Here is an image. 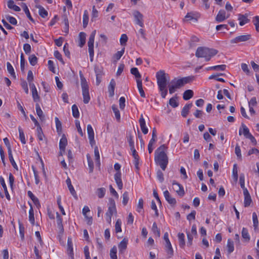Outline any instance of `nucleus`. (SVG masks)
Returning <instances> with one entry per match:
<instances>
[{
	"label": "nucleus",
	"instance_id": "nucleus-1",
	"mask_svg": "<svg viewBox=\"0 0 259 259\" xmlns=\"http://www.w3.org/2000/svg\"><path fill=\"white\" fill-rule=\"evenodd\" d=\"M167 147L161 145L155 152V161L163 170H165L168 162V158L166 153Z\"/></svg>",
	"mask_w": 259,
	"mask_h": 259
},
{
	"label": "nucleus",
	"instance_id": "nucleus-2",
	"mask_svg": "<svg viewBox=\"0 0 259 259\" xmlns=\"http://www.w3.org/2000/svg\"><path fill=\"white\" fill-rule=\"evenodd\" d=\"M218 53L217 50L200 47L197 48L195 55L198 58H204L206 61H209Z\"/></svg>",
	"mask_w": 259,
	"mask_h": 259
},
{
	"label": "nucleus",
	"instance_id": "nucleus-3",
	"mask_svg": "<svg viewBox=\"0 0 259 259\" xmlns=\"http://www.w3.org/2000/svg\"><path fill=\"white\" fill-rule=\"evenodd\" d=\"M79 74L80 78L81 87L83 98V101L84 104H88L90 100L89 85L81 71H79Z\"/></svg>",
	"mask_w": 259,
	"mask_h": 259
},
{
	"label": "nucleus",
	"instance_id": "nucleus-4",
	"mask_svg": "<svg viewBox=\"0 0 259 259\" xmlns=\"http://www.w3.org/2000/svg\"><path fill=\"white\" fill-rule=\"evenodd\" d=\"M157 82L159 89H163L166 87L167 79L169 78L168 75L166 74L163 70H160L156 73V75Z\"/></svg>",
	"mask_w": 259,
	"mask_h": 259
},
{
	"label": "nucleus",
	"instance_id": "nucleus-5",
	"mask_svg": "<svg viewBox=\"0 0 259 259\" xmlns=\"http://www.w3.org/2000/svg\"><path fill=\"white\" fill-rule=\"evenodd\" d=\"M117 213L115 203L114 200L110 198L109 199V204L108 206V210L106 213V221L109 223L111 224V218L114 214H116Z\"/></svg>",
	"mask_w": 259,
	"mask_h": 259
},
{
	"label": "nucleus",
	"instance_id": "nucleus-6",
	"mask_svg": "<svg viewBox=\"0 0 259 259\" xmlns=\"http://www.w3.org/2000/svg\"><path fill=\"white\" fill-rule=\"evenodd\" d=\"M96 33V30H94L92 31L90 35L89 39L88 42L89 47V52L90 55V60L91 62L93 61L94 52V43L95 36Z\"/></svg>",
	"mask_w": 259,
	"mask_h": 259
},
{
	"label": "nucleus",
	"instance_id": "nucleus-7",
	"mask_svg": "<svg viewBox=\"0 0 259 259\" xmlns=\"http://www.w3.org/2000/svg\"><path fill=\"white\" fill-rule=\"evenodd\" d=\"M164 240L165 241V251L168 258H171L174 255V250L171 244L168 239V235L167 232L164 233Z\"/></svg>",
	"mask_w": 259,
	"mask_h": 259
},
{
	"label": "nucleus",
	"instance_id": "nucleus-8",
	"mask_svg": "<svg viewBox=\"0 0 259 259\" xmlns=\"http://www.w3.org/2000/svg\"><path fill=\"white\" fill-rule=\"evenodd\" d=\"M182 81L180 79L175 78L170 82V84L168 85L169 92L170 94L174 93L176 89H179L183 86L182 83Z\"/></svg>",
	"mask_w": 259,
	"mask_h": 259
},
{
	"label": "nucleus",
	"instance_id": "nucleus-9",
	"mask_svg": "<svg viewBox=\"0 0 259 259\" xmlns=\"http://www.w3.org/2000/svg\"><path fill=\"white\" fill-rule=\"evenodd\" d=\"M133 15L136 22V24L141 27H143L144 26L143 15L139 11L137 10L133 12Z\"/></svg>",
	"mask_w": 259,
	"mask_h": 259
},
{
	"label": "nucleus",
	"instance_id": "nucleus-10",
	"mask_svg": "<svg viewBox=\"0 0 259 259\" xmlns=\"http://www.w3.org/2000/svg\"><path fill=\"white\" fill-rule=\"evenodd\" d=\"M173 190L180 196L182 197L185 194L183 187L178 183L174 181L172 183Z\"/></svg>",
	"mask_w": 259,
	"mask_h": 259
},
{
	"label": "nucleus",
	"instance_id": "nucleus-11",
	"mask_svg": "<svg viewBox=\"0 0 259 259\" xmlns=\"http://www.w3.org/2000/svg\"><path fill=\"white\" fill-rule=\"evenodd\" d=\"M251 38V35L247 34V35H242L240 36H238L231 40L230 42L232 44H237L239 42L246 41L250 39Z\"/></svg>",
	"mask_w": 259,
	"mask_h": 259
},
{
	"label": "nucleus",
	"instance_id": "nucleus-12",
	"mask_svg": "<svg viewBox=\"0 0 259 259\" xmlns=\"http://www.w3.org/2000/svg\"><path fill=\"white\" fill-rule=\"evenodd\" d=\"M156 137H157V135H156V128H153V129L152 130V138L150 140V141L148 144V150L149 153L150 154L153 151V146L155 142H156Z\"/></svg>",
	"mask_w": 259,
	"mask_h": 259
},
{
	"label": "nucleus",
	"instance_id": "nucleus-13",
	"mask_svg": "<svg viewBox=\"0 0 259 259\" xmlns=\"http://www.w3.org/2000/svg\"><path fill=\"white\" fill-rule=\"evenodd\" d=\"M30 88L32 92V96L33 101L35 102H39L40 101V97L38 94L36 88L34 83H30L29 84Z\"/></svg>",
	"mask_w": 259,
	"mask_h": 259
},
{
	"label": "nucleus",
	"instance_id": "nucleus-14",
	"mask_svg": "<svg viewBox=\"0 0 259 259\" xmlns=\"http://www.w3.org/2000/svg\"><path fill=\"white\" fill-rule=\"evenodd\" d=\"M229 17V15L226 16V13L225 10H220L219 13H218L216 17H215V20L217 22L220 23L227 18H228Z\"/></svg>",
	"mask_w": 259,
	"mask_h": 259
},
{
	"label": "nucleus",
	"instance_id": "nucleus-15",
	"mask_svg": "<svg viewBox=\"0 0 259 259\" xmlns=\"http://www.w3.org/2000/svg\"><path fill=\"white\" fill-rule=\"evenodd\" d=\"M242 134H243L246 138H247L248 137L251 135L249 132L248 128L243 123L241 124V126L239 131V135L240 136Z\"/></svg>",
	"mask_w": 259,
	"mask_h": 259
},
{
	"label": "nucleus",
	"instance_id": "nucleus-16",
	"mask_svg": "<svg viewBox=\"0 0 259 259\" xmlns=\"http://www.w3.org/2000/svg\"><path fill=\"white\" fill-rule=\"evenodd\" d=\"M243 194L244 196V206L248 207L250 205L252 200L247 189H244Z\"/></svg>",
	"mask_w": 259,
	"mask_h": 259
},
{
	"label": "nucleus",
	"instance_id": "nucleus-17",
	"mask_svg": "<svg viewBox=\"0 0 259 259\" xmlns=\"http://www.w3.org/2000/svg\"><path fill=\"white\" fill-rule=\"evenodd\" d=\"M164 196L166 201L171 205H175L176 204V200L175 198L172 197L169 192L167 190H165L163 192Z\"/></svg>",
	"mask_w": 259,
	"mask_h": 259
},
{
	"label": "nucleus",
	"instance_id": "nucleus-18",
	"mask_svg": "<svg viewBox=\"0 0 259 259\" xmlns=\"http://www.w3.org/2000/svg\"><path fill=\"white\" fill-rule=\"evenodd\" d=\"M67 144V139L65 137L64 135H63V137L61 139L59 142V148L60 150V154L62 155L63 152H65V147Z\"/></svg>",
	"mask_w": 259,
	"mask_h": 259
},
{
	"label": "nucleus",
	"instance_id": "nucleus-19",
	"mask_svg": "<svg viewBox=\"0 0 259 259\" xmlns=\"http://www.w3.org/2000/svg\"><path fill=\"white\" fill-rule=\"evenodd\" d=\"M114 179L119 189H121L123 187V184L121 180V174L120 171H117L114 175Z\"/></svg>",
	"mask_w": 259,
	"mask_h": 259
},
{
	"label": "nucleus",
	"instance_id": "nucleus-20",
	"mask_svg": "<svg viewBox=\"0 0 259 259\" xmlns=\"http://www.w3.org/2000/svg\"><path fill=\"white\" fill-rule=\"evenodd\" d=\"M139 123L142 133L145 135L147 134L148 132V129L146 126V122L142 114L141 115V117L139 119Z\"/></svg>",
	"mask_w": 259,
	"mask_h": 259
},
{
	"label": "nucleus",
	"instance_id": "nucleus-21",
	"mask_svg": "<svg viewBox=\"0 0 259 259\" xmlns=\"http://www.w3.org/2000/svg\"><path fill=\"white\" fill-rule=\"evenodd\" d=\"M66 182L70 193L75 199H77V196L76 191H75L73 186L71 185V180L69 178H68V179L66 180Z\"/></svg>",
	"mask_w": 259,
	"mask_h": 259
},
{
	"label": "nucleus",
	"instance_id": "nucleus-22",
	"mask_svg": "<svg viewBox=\"0 0 259 259\" xmlns=\"http://www.w3.org/2000/svg\"><path fill=\"white\" fill-rule=\"evenodd\" d=\"M128 240L126 238H123L122 240L118 244V248L119 252L122 253L127 248Z\"/></svg>",
	"mask_w": 259,
	"mask_h": 259
},
{
	"label": "nucleus",
	"instance_id": "nucleus-23",
	"mask_svg": "<svg viewBox=\"0 0 259 259\" xmlns=\"http://www.w3.org/2000/svg\"><path fill=\"white\" fill-rule=\"evenodd\" d=\"M56 221L57 226L60 230V232L62 234L64 232V228L62 224V219L58 212H56Z\"/></svg>",
	"mask_w": 259,
	"mask_h": 259
},
{
	"label": "nucleus",
	"instance_id": "nucleus-24",
	"mask_svg": "<svg viewBox=\"0 0 259 259\" xmlns=\"http://www.w3.org/2000/svg\"><path fill=\"white\" fill-rule=\"evenodd\" d=\"M248 15L247 14L245 15H242V14H239L238 15V20L239 21V24L241 26H243L244 24L247 23L249 20L247 18Z\"/></svg>",
	"mask_w": 259,
	"mask_h": 259
},
{
	"label": "nucleus",
	"instance_id": "nucleus-25",
	"mask_svg": "<svg viewBox=\"0 0 259 259\" xmlns=\"http://www.w3.org/2000/svg\"><path fill=\"white\" fill-rule=\"evenodd\" d=\"M115 86V81L113 79H111L108 86V92L110 97H113L114 94V89Z\"/></svg>",
	"mask_w": 259,
	"mask_h": 259
},
{
	"label": "nucleus",
	"instance_id": "nucleus-26",
	"mask_svg": "<svg viewBox=\"0 0 259 259\" xmlns=\"http://www.w3.org/2000/svg\"><path fill=\"white\" fill-rule=\"evenodd\" d=\"M28 196L30 197V198L32 200L34 204L36 205L37 207H40V205L39 202V200L37 198H36L32 193V192L30 191H28Z\"/></svg>",
	"mask_w": 259,
	"mask_h": 259
},
{
	"label": "nucleus",
	"instance_id": "nucleus-27",
	"mask_svg": "<svg viewBox=\"0 0 259 259\" xmlns=\"http://www.w3.org/2000/svg\"><path fill=\"white\" fill-rule=\"evenodd\" d=\"M36 112L38 116L39 117L40 120L42 121L45 120V115L43 111L41 109L38 103L35 104Z\"/></svg>",
	"mask_w": 259,
	"mask_h": 259
},
{
	"label": "nucleus",
	"instance_id": "nucleus-28",
	"mask_svg": "<svg viewBox=\"0 0 259 259\" xmlns=\"http://www.w3.org/2000/svg\"><path fill=\"white\" fill-rule=\"evenodd\" d=\"M192 106V103H189L188 104H186L182 109L181 111V115L182 116L185 117L188 115L190 109Z\"/></svg>",
	"mask_w": 259,
	"mask_h": 259
},
{
	"label": "nucleus",
	"instance_id": "nucleus-29",
	"mask_svg": "<svg viewBox=\"0 0 259 259\" xmlns=\"http://www.w3.org/2000/svg\"><path fill=\"white\" fill-rule=\"evenodd\" d=\"M179 246L184 248L185 246V235L183 233H179L178 235Z\"/></svg>",
	"mask_w": 259,
	"mask_h": 259
},
{
	"label": "nucleus",
	"instance_id": "nucleus-30",
	"mask_svg": "<svg viewBox=\"0 0 259 259\" xmlns=\"http://www.w3.org/2000/svg\"><path fill=\"white\" fill-rule=\"evenodd\" d=\"M197 14L194 12H189L187 14L185 17V21H190L192 20H195V21H197Z\"/></svg>",
	"mask_w": 259,
	"mask_h": 259
},
{
	"label": "nucleus",
	"instance_id": "nucleus-31",
	"mask_svg": "<svg viewBox=\"0 0 259 259\" xmlns=\"http://www.w3.org/2000/svg\"><path fill=\"white\" fill-rule=\"evenodd\" d=\"M7 5L9 9H13L14 11L16 12H19L21 10L20 7L14 4V2L13 0L8 1Z\"/></svg>",
	"mask_w": 259,
	"mask_h": 259
},
{
	"label": "nucleus",
	"instance_id": "nucleus-32",
	"mask_svg": "<svg viewBox=\"0 0 259 259\" xmlns=\"http://www.w3.org/2000/svg\"><path fill=\"white\" fill-rule=\"evenodd\" d=\"M22 8L24 10V11L25 12L27 17H28V18L32 22H34V19L32 18L31 15H30V13L29 12V9L28 8V7L27 6V5L25 4V3H22Z\"/></svg>",
	"mask_w": 259,
	"mask_h": 259
},
{
	"label": "nucleus",
	"instance_id": "nucleus-33",
	"mask_svg": "<svg viewBox=\"0 0 259 259\" xmlns=\"http://www.w3.org/2000/svg\"><path fill=\"white\" fill-rule=\"evenodd\" d=\"M90 211V208L88 206H84L82 209V213L84 217L88 220V224L91 225L92 223V218L88 217L87 215L88 212Z\"/></svg>",
	"mask_w": 259,
	"mask_h": 259
},
{
	"label": "nucleus",
	"instance_id": "nucleus-34",
	"mask_svg": "<svg viewBox=\"0 0 259 259\" xmlns=\"http://www.w3.org/2000/svg\"><path fill=\"white\" fill-rule=\"evenodd\" d=\"M194 93L192 90H188L185 91L183 94V99L185 100H188L193 96Z\"/></svg>",
	"mask_w": 259,
	"mask_h": 259
},
{
	"label": "nucleus",
	"instance_id": "nucleus-35",
	"mask_svg": "<svg viewBox=\"0 0 259 259\" xmlns=\"http://www.w3.org/2000/svg\"><path fill=\"white\" fill-rule=\"evenodd\" d=\"M39 9V14L42 18H46L48 15V12L40 5H37L36 6Z\"/></svg>",
	"mask_w": 259,
	"mask_h": 259
},
{
	"label": "nucleus",
	"instance_id": "nucleus-36",
	"mask_svg": "<svg viewBox=\"0 0 259 259\" xmlns=\"http://www.w3.org/2000/svg\"><path fill=\"white\" fill-rule=\"evenodd\" d=\"M0 183L4 188L6 196L8 199H10V195L9 194L5 182V180L2 177H0Z\"/></svg>",
	"mask_w": 259,
	"mask_h": 259
},
{
	"label": "nucleus",
	"instance_id": "nucleus-37",
	"mask_svg": "<svg viewBox=\"0 0 259 259\" xmlns=\"http://www.w3.org/2000/svg\"><path fill=\"white\" fill-rule=\"evenodd\" d=\"M86 34L85 33L81 32H80L79 37V46L80 47H82V46L85 43V37Z\"/></svg>",
	"mask_w": 259,
	"mask_h": 259
},
{
	"label": "nucleus",
	"instance_id": "nucleus-38",
	"mask_svg": "<svg viewBox=\"0 0 259 259\" xmlns=\"http://www.w3.org/2000/svg\"><path fill=\"white\" fill-rule=\"evenodd\" d=\"M87 158L88 160V166L90 169V172L92 173L94 170V163L89 154L87 155Z\"/></svg>",
	"mask_w": 259,
	"mask_h": 259
},
{
	"label": "nucleus",
	"instance_id": "nucleus-39",
	"mask_svg": "<svg viewBox=\"0 0 259 259\" xmlns=\"http://www.w3.org/2000/svg\"><path fill=\"white\" fill-rule=\"evenodd\" d=\"M55 120L57 132L59 134H61L62 133V123L59 120V118L57 117L55 118Z\"/></svg>",
	"mask_w": 259,
	"mask_h": 259
},
{
	"label": "nucleus",
	"instance_id": "nucleus-40",
	"mask_svg": "<svg viewBox=\"0 0 259 259\" xmlns=\"http://www.w3.org/2000/svg\"><path fill=\"white\" fill-rule=\"evenodd\" d=\"M29 205L30 206V208L29 211V220L32 225H34L35 222V219L34 217L33 210L31 204L29 203Z\"/></svg>",
	"mask_w": 259,
	"mask_h": 259
},
{
	"label": "nucleus",
	"instance_id": "nucleus-41",
	"mask_svg": "<svg viewBox=\"0 0 259 259\" xmlns=\"http://www.w3.org/2000/svg\"><path fill=\"white\" fill-rule=\"evenodd\" d=\"M112 109L115 114V116L117 121H119L120 119V114L119 110L118 109L116 105H113L112 106Z\"/></svg>",
	"mask_w": 259,
	"mask_h": 259
},
{
	"label": "nucleus",
	"instance_id": "nucleus-42",
	"mask_svg": "<svg viewBox=\"0 0 259 259\" xmlns=\"http://www.w3.org/2000/svg\"><path fill=\"white\" fill-rule=\"evenodd\" d=\"M227 247L229 253H231L234 251V242L231 239L228 240Z\"/></svg>",
	"mask_w": 259,
	"mask_h": 259
},
{
	"label": "nucleus",
	"instance_id": "nucleus-43",
	"mask_svg": "<svg viewBox=\"0 0 259 259\" xmlns=\"http://www.w3.org/2000/svg\"><path fill=\"white\" fill-rule=\"evenodd\" d=\"M152 231L153 233L157 237H159L160 236V230L158 228L157 225L155 222L153 224L152 227Z\"/></svg>",
	"mask_w": 259,
	"mask_h": 259
},
{
	"label": "nucleus",
	"instance_id": "nucleus-44",
	"mask_svg": "<svg viewBox=\"0 0 259 259\" xmlns=\"http://www.w3.org/2000/svg\"><path fill=\"white\" fill-rule=\"evenodd\" d=\"M89 22V14L87 10H85L83 15V27H86Z\"/></svg>",
	"mask_w": 259,
	"mask_h": 259
},
{
	"label": "nucleus",
	"instance_id": "nucleus-45",
	"mask_svg": "<svg viewBox=\"0 0 259 259\" xmlns=\"http://www.w3.org/2000/svg\"><path fill=\"white\" fill-rule=\"evenodd\" d=\"M252 221L254 230H256L258 225V221L257 214L255 212L252 213Z\"/></svg>",
	"mask_w": 259,
	"mask_h": 259
},
{
	"label": "nucleus",
	"instance_id": "nucleus-46",
	"mask_svg": "<svg viewBox=\"0 0 259 259\" xmlns=\"http://www.w3.org/2000/svg\"><path fill=\"white\" fill-rule=\"evenodd\" d=\"M117 248L114 246L110 251V257L111 259H117Z\"/></svg>",
	"mask_w": 259,
	"mask_h": 259
},
{
	"label": "nucleus",
	"instance_id": "nucleus-47",
	"mask_svg": "<svg viewBox=\"0 0 259 259\" xmlns=\"http://www.w3.org/2000/svg\"><path fill=\"white\" fill-rule=\"evenodd\" d=\"M7 68L9 73L14 78H16L14 68L10 62L7 63Z\"/></svg>",
	"mask_w": 259,
	"mask_h": 259
},
{
	"label": "nucleus",
	"instance_id": "nucleus-48",
	"mask_svg": "<svg viewBox=\"0 0 259 259\" xmlns=\"http://www.w3.org/2000/svg\"><path fill=\"white\" fill-rule=\"evenodd\" d=\"M106 189L104 188H98L96 191V194L99 198H103L105 194Z\"/></svg>",
	"mask_w": 259,
	"mask_h": 259
},
{
	"label": "nucleus",
	"instance_id": "nucleus-49",
	"mask_svg": "<svg viewBox=\"0 0 259 259\" xmlns=\"http://www.w3.org/2000/svg\"><path fill=\"white\" fill-rule=\"evenodd\" d=\"M194 79V76H188V77H183L180 79L181 80V81H182L181 82H182V85H184V84H185L186 83L190 82L191 81L193 80Z\"/></svg>",
	"mask_w": 259,
	"mask_h": 259
},
{
	"label": "nucleus",
	"instance_id": "nucleus-50",
	"mask_svg": "<svg viewBox=\"0 0 259 259\" xmlns=\"http://www.w3.org/2000/svg\"><path fill=\"white\" fill-rule=\"evenodd\" d=\"M239 182L241 188L243 189V191H244V189H247L245 187V177L243 174H241L240 175Z\"/></svg>",
	"mask_w": 259,
	"mask_h": 259
},
{
	"label": "nucleus",
	"instance_id": "nucleus-51",
	"mask_svg": "<svg viewBox=\"0 0 259 259\" xmlns=\"http://www.w3.org/2000/svg\"><path fill=\"white\" fill-rule=\"evenodd\" d=\"M18 131L19 133V138L22 144H25L26 141L25 139V135L24 132L20 126L18 127Z\"/></svg>",
	"mask_w": 259,
	"mask_h": 259
},
{
	"label": "nucleus",
	"instance_id": "nucleus-52",
	"mask_svg": "<svg viewBox=\"0 0 259 259\" xmlns=\"http://www.w3.org/2000/svg\"><path fill=\"white\" fill-rule=\"evenodd\" d=\"M94 153H95V160L97 164L98 165H100V154L98 150V148L97 147H96L94 149Z\"/></svg>",
	"mask_w": 259,
	"mask_h": 259
},
{
	"label": "nucleus",
	"instance_id": "nucleus-53",
	"mask_svg": "<svg viewBox=\"0 0 259 259\" xmlns=\"http://www.w3.org/2000/svg\"><path fill=\"white\" fill-rule=\"evenodd\" d=\"M72 115L75 118H78L79 116L78 108L75 104L72 106Z\"/></svg>",
	"mask_w": 259,
	"mask_h": 259
},
{
	"label": "nucleus",
	"instance_id": "nucleus-54",
	"mask_svg": "<svg viewBox=\"0 0 259 259\" xmlns=\"http://www.w3.org/2000/svg\"><path fill=\"white\" fill-rule=\"evenodd\" d=\"M67 249L70 254L73 253V245L71 238L70 237H68L67 240Z\"/></svg>",
	"mask_w": 259,
	"mask_h": 259
},
{
	"label": "nucleus",
	"instance_id": "nucleus-55",
	"mask_svg": "<svg viewBox=\"0 0 259 259\" xmlns=\"http://www.w3.org/2000/svg\"><path fill=\"white\" fill-rule=\"evenodd\" d=\"M177 100V97H172L170 98L169 101V104L173 108L177 107L179 105Z\"/></svg>",
	"mask_w": 259,
	"mask_h": 259
},
{
	"label": "nucleus",
	"instance_id": "nucleus-56",
	"mask_svg": "<svg viewBox=\"0 0 259 259\" xmlns=\"http://www.w3.org/2000/svg\"><path fill=\"white\" fill-rule=\"evenodd\" d=\"M131 73L135 75V76L137 78V79L141 78V75L139 73L138 69L137 68H132L131 69Z\"/></svg>",
	"mask_w": 259,
	"mask_h": 259
},
{
	"label": "nucleus",
	"instance_id": "nucleus-57",
	"mask_svg": "<svg viewBox=\"0 0 259 259\" xmlns=\"http://www.w3.org/2000/svg\"><path fill=\"white\" fill-rule=\"evenodd\" d=\"M87 132L88 134L89 138L91 137V138L93 139V138L94 136V132L91 124H88L87 125Z\"/></svg>",
	"mask_w": 259,
	"mask_h": 259
},
{
	"label": "nucleus",
	"instance_id": "nucleus-58",
	"mask_svg": "<svg viewBox=\"0 0 259 259\" xmlns=\"http://www.w3.org/2000/svg\"><path fill=\"white\" fill-rule=\"evenodd\" d=\"M242 237L248 241L250 239V237L248 233V230L246 228H243L242 230Z\"/></svg>",
	"mask_w": 259,
	"mask_h": 259
},
{
	"label": "nucleus",
	"instance_id": "nucleus-59",
	"mask_svg": "<svg viewBox=\"0 0 259 259\" xmlns=\"http://www.w3.org/2000/svg\"><path fill=\"white\" fill-rule=\"evenodd\" d=\"M129 197L128 193L127 192H125L122 195V204L125 206L126 205L128 201Z\"/></svg>",
	"mask_w": 259,
	"mask_h": 259
},
{
	"label": "nucleus",
	"instance_id": "nucleus-60",
	"mask_svg": "<svg viewBox=\"0 0 259 259\" xmlns=\"http://www.w3.org/2000/svg\"><path fill=\"white\" fill-rule=\"evenodd\" d=\"M121 221L120 219H118L115 223V231L116 233H119L121 232Z\"/></svg>",
	"mask_w": 259,
	"mask_h": 259
},
{
	"label": "nucleus",
	"instance_id": "nucleus-61",
	"mask_svg": "<svg viewBox=\"0 0 259 259\" xmlns=\"http://www.w3.org/2000/svg\"><path fill=\"white\" fill-rule=\"evenodd\" d=\"M5 17L11 24L14 25L17 24V20L14 17L10 16L9 15H6Z\"/></svg>",
	"mask_w": 259,
	"mask_h": 259
},
{
	"label": "nucleus",
	"instance_id": "nucleus-62",
	"mask_svg": "<svg viewBox=\"0 0 259 259\" xmlns=\"http://www.w3.org/2000/svg\"><path fill=\"white\" fill-rule=\"evenodd\" d=\"M29 61L31 65L34 66L37 63V58L35 55H32L29 56Z\"/></svg>",
	"mask_w": 259,
	"mask_h": 259
},
{
	"label": "nucleus",
	"instance_id": "nucleus-63",
	"mask_svg": "<svg viewBox=\"0 0 259 259\" xmlns=\"http://www.w3.org/2000/svg\"><path fill=\"white\" fill-rule=\"evenodd\" d=\"M54 56L56 59L59 60L63 64H64V62L62 57V55L58 51H55L54 52Z\"/></svg>",
	"mask_w": 259,
	"mask_h": 259
},
{
	"label": "nucleus",
	"instance_id": "nucleus-64",
	"mask_svg": "<svg viewBox=\"0 0 259 259\" xmlns=\"http://www.w3.org/2000/svg\"><path fill=\"white\" fill-rule=\"evenodd\" d=\"M128 39L127 36L125 34H122L120 38V42L121 45H125Z\"/></svg>",
	"mask_w": 259,
	"mask_h": 259
}]
</instances>
